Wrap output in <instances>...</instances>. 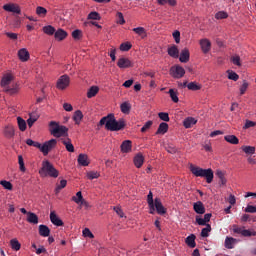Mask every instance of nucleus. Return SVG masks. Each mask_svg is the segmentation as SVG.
I'll list each match as a JSON object with an SVG mask.
<instances>
[{
  "mask_svg": "<svg viewBox=\"0 0 256 256\" xmlns=\"http://www.w3.org/2000/svg\"><path fill=\"white\" fill-rule=\"evenodd\" d=\"M43 33H45V35H55V27L48 25V26H44L42 28Z\"/></svg>",
  "mask_w": 256,
  "mask_h": 256,
  "instance_id": "obj_38",
  "label": "nucleus"
},
{
  "mask_svg": "<svg viewBox=\"0 0 256 256\" xmlns=\"http://www.w3.org/2000/svg\"><path fill=\"white\" fill-rule=\"evenodd\" d=\"M132 31L136 33V35H139L140 37H142V39H144V37H147V32L143 27L133 28Z\"/></svg>",
  "mask_w": 256,
  "mask_h": 256,
  "instance_id": "obj_36",
  "label": "nucleus"
},
{
  "mask_svg": "<svg viewBox=\"0 0 256 256\" xmlns=\"http://www.w3.org/2000/svg\"><path fill=\"white\" fill-rule=\"evenodd\" d=\"M10 245L14 251H19V249H21V243H19L18 239H12Z\"/></svg>",
  "mask_w": 256,
  "mask_h": 256,
  "instance_id": "obj_41",
  "label": "nucleus"
},
{
  "mask_svg": "<svg viewBox=\"0 0 256 256\" xmlns=\"http://www.w3.org/2000/svg\"><path fill=\"white\" fill-rule=\"evenodd\" d=\"M189 57H190L189 49L184 48V49L181 51V53H180L179 61H180L181 63H188Z\"/></svg>",
  "mask_w": 256,
  "mask_h": 256,
  "instance_id": "obj_23",
  "label": "nucleus"
},
{
  "mask_svg": "<svg viewBox=\"0 0 256 256\" xmlns=\"http://www.w3.org/2000/svg\"><path fill=\"white\" fill-rule=\"evenodd\" d=\"M175 43H181V32H179V30H175L172 34Z\"/></svg>",
  "mask_w": 256,
  "mask_h": 256,
  "instance_id": "obj_59",
  "label": "nucleus"
},
{
  "mask_svg": "<svg viewBox=\"0 0 256 256\" xmlns=\"http://www.w3.org/2000/svg\"><path fill=\"white\" fill-rule=\"evenodd\" d=\"M63 145H65L66 150L69 153H75V146H73V143H71V139L66 138V139H61Z\"/></svg>",
  "mask_w": 256,
  "mask_h": 256,
  "instance_id": "obj_22",
  "label": "nucleus"
},
{
  "mask_svg": "<svg viewBox=\"0 0 256 256\" xmlns=\"http://www.w3.org/2000/svg\"><path fill=\"white\" fill-rule=\"evenodd\" d=\"M88 19H92L94 21H101V15L98 12H90L88 15Z\"/></svg>",
  "mask_w": 256,
  "mask_h": 256,
  "instance_id": "obj_48",
  "label": "nucleus"
},
{
  "mask_svg": "<svg viewBox=\"0 0 256 256\" xmlns=\"http://www.w3.org/2000/svg\"><path fill=\"white\" fill-rule=\"evenodd\" d=\"M70 84H71V78H69V75L64 74L60 76L59 79L57 80L56 87L60 91H64V89H67V87H69Z\"/></svg>",
  "mask_w": 256,
  "mask_h": 256,
  "instance_id": "obj_6",
  "label": "nucleus"
},
{
  "mask_svg": "<svg viewBox=\"0 0 256 256\" xmlns=\"http://www.w3.org/2000/svg\"><path fill=\"white\" fill-rule=\"evenodd\" d=\"M18 57H19L20 61H22L24 63H25V61H29V57H30L29 51H27V49H25V48L20 49L18 51Z\"/></svg>",
  "mask_w": 256,
  "mask_h": 256,
  "instance_id": "obj_20",
  "label": "nucleus"
},
{
  "mask_svg": "<svg viewBox=\"0 0 256 256\" xmlns=\"http://www.w3.org/2000/svg\"><path fill=\"white\" fill-rule=\"evenodd\" d=\"M209 233H211V225L207 224L201 231V237H209Z\"/></svg>",
  "mask_w": 256,
  "mask_h": 256,
  "instance_id": "obj_46",
  "label": "nucleus"
},
{
  "mask_svg": "<svg viewBox=\"0 0 256 256\" xmlns=\"http://www.w3.org/2000/svg\"><path fill=\"white\" fill-rule=\"evenodd\" d=\"M39 175H41V177H47L48 175L49 177L57 179V177H59V171L55 169V166H53L51 162L46 160L42 163V168L39 170Z\"/></svg>",
  "mask_w": 256,
  "mask_h": 256,
  "instance_id": "obj_2",
  "label": "nucleus"
},
{
  "mask_svg": "<svg viewBox=\"0 0 256 256\" xmlns=\"http://www.w3.org/2000/svg\"><path fill=\"white\" fill-rule=\"evenodd\" d=\"M153 125V121L149 120L147 121L143 127L141 128V133H145L148 129H151V126Z\"/></svg>",
  "mask_w": 256,
  "mask_h": 256,
  "instance_id": "obj_60",
  "label": "nucleus"
},
{
  "mask_svg": "<svg viewBox=\"0 0 256 256\" xmlns=\"http://www.w3.org/2000/svg\"><path fill=\"white\" fill-rule=\"evenodd\" d=\"M57 147V139H50L43 144H40V147L38 148L41 153H43L44 156L49 155L50 151H53Z\"/></svg>",
  "mask_w": 256,
  "mask_h": 256,
  "instance_id": "obj_5",
  "label": "nucleus"
},
{
  "mask_svg": "<svg viewBox=\"0 0 256 256\" xmlns=\"http://www.w3.org/2000/svg\"><path fill=\"white\" fill-rule=\"evenodd\" d=\"M65 187H67V180H61L60 184L55 188L56 193H59L61 189H65Z\"/></svg>",
  "mask_w": 256,
  "mask_h": 256,
  "instance_id": "obj_52",
  "label": "nucleus"
},
{
  "mask_svg": "<svg viewBox=\"0 0 256 256\" xmlns=\"http://www.w3.org/2000/svg\"><path fill=\"white\" fill-rule=\"evenodd\" d=\"M238 240L233 237H226L225 239V247L226 249H233L235 245H237Z\"/></svg>",
  "mask_w": 256,
  "mask_h": 256,
  "instance_id": "obj_24",
  "label": "nucleus"
},
{
  "mask_svg": "<svg viewBox=\"0 0 256 256\" xmlns=\"http://www.w3.org/2000/svg\"><path fill=\"white\" fill-rule=\"evenodd\" d=\"M99 177H101V174L98 171L87 172V178L90 179V181H93V179H99Z\"/></svg>",
  "mask_w": 256,
  "mask_h": 256,
  "instance_id": "obj_42",
  "label": "nucleus"
},
{
  "mask_svg": "<svg viewBox=\"0 0 256 256\" xmlns=\"http://www.w3.org/2000/svg\"><path fill=\"white\" fill-rule=\"evenodd\" d=\"M17 123H18V128L21 131H26L27 130V122L23 118L17 117Z\"/></svg>",
  "mask_w": 256,
  "mask_h": 256,
  "instance_id": "obj_37",
  "label": "nucleus"
},
{
  "mask_svg": "<svg viewBox=\"0 0 256 256\" xmlns=\"http://www.w3.org/2000/svg\"><path fill=\"white\" fill-rule=\"evenodd\" d=\"M27 221H28V223L37 225V223H39V217L37 216V214H35L33 212H28L27 213Z\"/></svg>",
  "mask_w": 256,
  "mask_h": 256,
  "instance_id": "obj_28",
  "label": "nucleus"
},
{
  "mask_svg": "<svg viewBox=\"0 0 256 256\" xmlns=\"http://www.w3.org/2000/svg\"><path fill=\"white\" fill-rule=\"evenodd\" d=\"M13 80V75L11 74H5L3 77H2V80H1V86L2 87H7V85H10L11 84V81Z\"/></svg>",
  "mask_w": 256,
  "mask_h": 256,
  "instance_id": "obj_31",
  "label": "nucleus"
},
{
  "mask_svg": "<svg viewBox=\"0 0 256 256\" xmlns=\"http://www.w3.org/2000/svg\"><path fill=\"white\" fill-rule=\"evenodd\" d=\"M117 17H118L117 23L119 25H125V17L123 16V13L117 12Z\"/></svg>",
  "mask_w": 256,
  "mask_h": 256,
  "instance_id": "obj_62",
  "label": "nucleus"
},
{
  "mask_svg": "<svg viewBox=\"0 0 256 256\" xmlns=\"http://www.w3.org/2000/svg\"><path fill=\"white\" fill-rule=\"evenodd\" d=\"M117 66L119 69H129V67H133V63L129 58L122 57L118 60Z\"/></svg>",
  "mask_w": 256,
  "mask_h": 256,
  "instance_id": "obj_9",
  "label": "nucleus"
},
{
  "mask_svg": "<svg viewBox=\"0 0 256 256\" xmlns=\"http://www.w3.org/2000/svg\"><path fill=\"white\" fill-rule=\"evenodd\" d=\"M158 117L159 119H161V121H165V122H169V113L166 112H160L158 113Z\"/></svg>",
  "mask_w": 256,
  "mask_h": 256,
  "instance_id": "obj_58",
  "label": "nucleus"
},
{
  "mask_svg": "<svg viewBox=\"0 0 256 256\" xmlns=\"http://www.w3.org/2000/svg\"><path fill=\"white\" fill-rule=\"evenodd\" d=\"M38 233L40 237H49L51 235V229H49V226L41 224L38 227Z\"/></svg>",
  "mask_w": 256,
  "mask_h": 256,
  "instance_id": "obj_13",
  "label": "nucleus"
},
{
  "mask_svg": "<svg viewBox=\"0 0 256 256\" xmlns=\"http://www.w3.org/2000/svg\"><path fill=\"white\" fill-rule=\"evenodd\" d=\"M242 151L246 153V155H254L255 147L253 146H242Z\"/></svg>",
  "mask_w": 256,
  "mask_h": 256,
  "instance_id": "obj_44",
  "label": "nucleus"
},
{
  "mask_svg": "<svg viewBox=\"0 0 256 256\" xmlns=\"http://www.w3.org/2000/svg\"><path fill=\"white\" fill-rule=\"evenodd\" d=\"M244 211L245 213H256V206L248 205Z\"/></svg>",
  "mask_w": 256,
  "mask_h": 256,
  "instance_id": "obj_63",
  "label": "nucleus"
},
{
  "mask_svg": "<svg viewBox=\"0 0 256 256\" xmlns=\"http://www.w3.org/2000/svg\"><path fill=\"white\" fill-rule=\"evenodd\" d=\"M67 35H68L67 31H65L61 28L54 32V37H55L56 41H63L65 39H67Z\"/></svg>",
  "mask_w": 256,
  "mask_h": 256,
  "instance_id": "obj_17",
  "label": "nucleus"
},
{
  "mask_svg": "<svg viewBox=\"0 0 256 256\" xmlns=\"http://www.w3.org/2000/svg\"><path fill=\"white\" fill-rule=\"evenodd\" d=\"M185 129H191L193 125H197V120L193 117H188L183 121Z\"/></svg>",
  "mask_w": 256,
  "mask_h": 256,
  "instance_id": "obj_27",
  "label": "nucleus"
},
{
  "mask_svg": "<svg viewBox=\"0 0 256 256\" xmlns=\"http://www.w3.org/2000/svg\"><path fill=\"white\" fill-rule=\"evenodd\" d=\"M116 125H114L115 129L113 131H121L122 129H125V119L121 118L118 121L115 120Z\"/></svg>",
  "mask_w": 256,
  "mask_h": 256,
  "instance_id": "obj_33",
  "label": "nucleus"
},
{
  "mask_svg": "<svg viewBox=\"0 0 256 256\" xmlns=\"http://www.w3.org/2000/svg\"><path fill=\"white\" fill-rule=\"evenodd\" d=\"M36 121L37 117H33L32 115H30L29 119L27 120L28 127H33Z\"/></svg>",
  "mask_w": 256,
  "mask_h": 256,
  "instance_id": "obj_64",
  "label": "nucleus"
},
{
  "mask_svg": "<svg viewBox=\"0 0 256 256\" xmlns=\"http://www.w3.org/2000/svg\"><path fill=\"white\" fill-rule=\"evenodd\" d=\"M195 239H197L195 234L189 235L185 240L186 245H188V247H190L191 249H195V247H197V243L195 242Z\"/></svg>",
  "mask_w": 256,
  "mask_h": 256,
  "instance_id": "obj_21",
  "label": "nucleus"
},
{
  "mask_svg": "<svg viewBox=\"0 0 256 256\" xmlns=\"http://www.w3.org/2000/svg\"><path fill=\"white\" fill-rule=\"evenodd\" d=\"M72 37H73V39H75L76 41H79V39H81V37H82V32H81V30H79V29L74 30V31L72 32Z\"/></svg>",
  "mask_w": 256,
  "mask_h": 256,
  "instance_id": "obj_57",
  "label": "nucleus"
},
{
  "mask_svg": "<svg viewBox=\"0 0 256 256\" xmlns=\"http://www.w3.org/2000/svg\"><path fill=\"white\" fill-rule=\"evenodd\" d=\"M36 15H38V17H46L47 9L43 6L36 7Z\"/></svg>",
  "mask_w": 256,
  "mask_h": 256,
  "instance_id": "obj_39",
  "label": "nucleus"
},
{
  "mask_svg": "<svg viewBox=\"0 0 256 256\" xmlns=\"http://www.w3.org/2000/svg\"><path fill=\"white\" fill-rule=\"evenodd\" d=\"M224 140L231 145H239V138L235 135H226L224 136Z\"/></svg>",
  "mask_w": 256,
  "mask_h": 256,
  "instance_id": "obj_30",
  "label": "nucleus"
},
{
  "mask_svg": "<svg viewBox=\"0 0 256 256\" xmlns=\"http://www.w3.org/2000/svg\"><path fill=\"white\" fill-rule=\"evenodd\" d=\"M50 127V133L53 135V137H67V133L69 131V128L63 125H59V123L55 121H51L49 124Z\"/></svg>",
  "mask_w": 256,
  "mask_h": 256,
  "instance_id": "obj_3",
  "label": "nucleus"
},
{
  "mask_svg": "<svg viewBox=\"0 0 256 256\" xmlns=\"http://www.w3.org/2000/svg\"><path fill=\"white\" fill-rule=\"evenodd\" d=\"M170 75L174 79H181L185 76V68L180 65L172 66L170 68Z\"/></svg>",
  "mask_w": 256,
  "mask_h": 256,
  "instance_id": "obj_7",
  "label": "nucleus"
},
{
  "mask_svg": "<svg viewBox=\"0 0 256 256\" xmlns=\"http://www.w3.org/2000/svg\"><path fill=\"white\" fill-rule=\"evenodd\" d=\"M50 221L53 225H56V227H63V220L57 217V214L53 211L50 213Z\"/></svg>",
  "mask_w": 256,
  "mask_h": 256,
  "instance_id": "obj_15",
  "label": "nucleus"
},
{
  "mask_svg": "<svg viewBox=\"0 0 256 256\" xmlns=\"http://www.w3.org/2000/svg\"><path fill=\"white\" fill-rule=\"evenodd\" d=\"M72 201H74V203H77V205H87V201L83 199V194L81 193V191L77 192L76 196L72 197Z\"/></svg>",
  "mask_w": 256,
  "mask_h": 256,
  "instance_id": "obj_19",
  "label": "nucleus"
},
{
  "mask_svg": "<svg viewBox=\"0 0 256 256\" xmlns=\"http://www.w3.org/2000/svg\"><path fill=\"white\" fill-rule=\"evenodd\" d=\"M82 119H83V112H81V110L75 111L73 115V121H75V124L79 125Z\"/></svg>",
  "mask_w": 256,
  "mask_h": 256,
  "instance_id": "obj_34",
  "label": "nucleus"
},
{
  "mask_svg": "<svg viewBox=\"0 0 256 256\" xmlns=\"http://www.w3.org/2000/svg\"><path fill=\"white\" fill-rule=\"evenodd\" d=\"M82 233L84 237H88L89 239H95V235H93V232H91L89 228H85Z\"/></svg>",
  "mask_w": 256,
  "mask_h": 256,
  "instance_id": "obj_56",
  "label": "nucleus"
},
{
  "mask_svg": "<svg viewBox=\"0 0 256 256\" xmlns=\"http://www.w3.org/2000/svg\"><path fill=\"white\" fill-rule=\"evenodd\" d=\"M200 47L203 53H209V51H211V41H209V39L200 40Z\"/></svg>",
  "mask_w": 256,
  "mask_h": 256,
  "instance_id": "obj_16",
  "label": "nucleus"
},
{
  "mask_svg": "<svg viewBox=\"0 0 256 256\" xmlns=\"http://www.w3.org/2000/svg\"><path fill=\"white\" fill-rule=\"evenodd\" d=\"M116 119H115V115L114 114H108L107 116L101 118L99 125L103 126L105 125V129H107V131H113L115 128V123Z\"/></svg>",
  "mask_w": 256,
  "mask_h": 256,
  "instance_id": "obj_4",
  "label": "nucleus"
},
{
  "mask_svg": "<svg viewBox=\"0 0 256 256\" xmlns=\"http://www.w3.org/2000/svg\"><path fill=\"white\" fill-rule=\"evenodd\" d=\"M18 164L20 166V171H22V173H25L26 168H25V162L23 160V156L22 155L18 156Z\"/></svg>",
  "mask_w": 256,
  "mask_h": 256,
  "instance_id": "obj_50",
  "label": "nucleus"
},
{
  "mask_svg": "<svg viewBox=\"0 0 256 256\" xmlns=\"http://www.w3.org/2000/svg\"><path fill=\"white\" fill-rule=\"evenodd\" d=\"M231 62L233 63V65H237V67H241V57H239V55L232 56Z\"/></svg>",
  "mask_w": 256,
  "mask_h": 256,
  "instance_id": "obj_54",
  "label": "nucleus"
},
{
  "mask_svg": "<svg viewBox=\"0 0 256 256\" xmlns=\"http://www.w3.org/2000/svg\"><path fill=\"white\" fill-rule=\"evenodd\" d=\"M99 93V87L98 86H91L87 92V97L88 99H93L95 95Z\"/></svg>",
  "mask_w": 256,
  "mask_h": 256,
  "instance_id": "obj_32",
  "label": "nucleus"
},
{
  "mask_svg": "<svg viewBox=\"0 0 256 256\" xmlns=\"http://www.w3.org/2000/svg\"><path fill=\"white\" fill-rule=\"evenodd\" d=\"M120 109L125 115H129L131 113V104L129 102H123L120 105Z\"/></svg>",
  "mask_w": 256,
  "mask_h": 256,
  "instance_id": "obj_35",
  "label": "nucleus"
},
{
  "mask_svg": "<svg viewBox=\"0 0 256 256\" xmlns=\"http://www.w3.org/2000/svg\"><path fill=\"white\" fill-rule=\"evenodd\" d=\"M229 17V14L225 11H219L215 14V19H227Z\"/></svg>",
  "mask_w": 256,
  "mask_h": 256,
  "instance_id": "obj_55",
  "label": "nucleus"
},
{
  "mask_svg": "<svg viewBox=\"0 0 256 256\" xmlns=\"http://www.w3.org/2000/svg\"><path fill=\"white\" fill-rule=\"evenodd\" d=\"M168 55L174 59L179 58V48L176 45L171 46L168 48Z\"/></svg>",
  "mask_w": 256,
  "mask_h": 256,
  "instance_id": "obj_29",
  "label": "nucleus"
},
{
  "mask_svg": "<svg viewBox=\"0 0 256 256\" xmlns=\"http://www.w3.org/2000/svg\"><path fill=\"white\" fill-rule=\"evenodd\" d=\"M131 47H133V46L131 45V43H129V42H124V43H122V44L120 45V50H121V51H129V50L131 49Z\"/></svg>",
  "mask_w": 256,
  "mask_h": 256,
  "instance_id": "obj_61",
  "label": "nucleus"
},
{
  "mask_svg": "<svg viewBox=\"0 0 256 256\" xmlns=\"http://www.w3.org/2000/svg\"><path fill=\"white\" fill-rule=\"evenodd\" d=\"M242 237H256V231L255 230H246L244 229L242 231Z\"/></svg>",
  "mask_w": 256,
  "mask_h": 256,
  "instance_id": "obj_47",
  "label": "nucleus"
},
{
  "mask_svg": "<svg viewBox=\"0 0 256 256\" xmlns=\"http://www.w3.org/2000/svg\"><path fill=\"white\" fill-rule=\"evenodd\" d=\"M168 93L174 103H179V96H177V92H175V90L170 89Z\"/></svg>",
  "mask_w": 256,
  "mask_h": 256,
  "instance_id": "obj_49",
  "label": "nucleus"
},
{
  "mask_svg": "<svg viewBox=\"0 0 256 256\" xmlns=\"http://www.w3.org/2000/svg\"><path fill=\"white\" fill-rule=\"evenodd\" d=\"M4 11L8 13H15L16 15H21V7L15 3H8L3 6Z\"/></svg>",
  "mask_w": 256,
  "mask_h": 256,
  "instance_id": "obj_8",
  "label": "nucleus"
},
{
  "mask_svg": "<svg viewBox=\"0 0 256 256\" xmlns=\"http://www.w3.org/2000/svg\"><path fill=\"white\" fill-rule=\"evenodd\" d=\"M78 163L82 167L89 166V157L87 156V154H79V156H78Z\"/></svg>",
  "mask_w": 256,
  "mask_h": 256,
  "instance_id": "obj_25",
  "label": "nucleus"
},
{
  "mask_svg": "<svg viewBox=\"0 0 256 256\" xmlns=\"http://www.w3.org/2000/svg\"><path fill=\"white\" fill-rule=\"evenodd\" d=\"M193 209L198 215H205V205H203V202L197 201L196 203H194Z\"/></svg>",
  "mask_w": 256,
  "mask_h": 256,
  "instance_id": "obj_14",
  "label": "nucleus"
},
{
  "mask_svg": "<svg viewBox=\"0 0 256 256\" xmlns=\"http://www.w3.org/2000/svg\"><path fill=\"white\" fill-rule=\"evenodd\" d=\"M248 88H249V83L247 82V80H243V83L240 87V95H245V92L247 91Z\"/></svg>",
  "mask_w": 256,
  "mask_h": 256,
  "instance_id": "obj_51",
  "label": "nucleus"
},
{
  "mask_svg": "<svg viewBox=\"0 0 256 256\" xmlns=\"http://www.w3.org/2000/svg\"><path fill=\"white\" fill-rule=\"evenodd\" d=\"M120 149L122 153H131V150L133 149V142H131V140L123 141Z\"/></svg>",
  "mask_w": 256,
  "mask_h": 256,
  "instance_id": "obj_12",
  "label": "nucleus"
},
{
  "mask_svg": "<svg viewBox=\"0 0 256 256\" xmlns=\"http://www.w3.org/2000/svg\"><path fill=\"white\" fill-rule=\"evenodd\" d=\"M26 145H29V147H36V149H39V147H41V143L35 142L32 139H27Z\"/></svg>",
  "mask_w": 256,
  "mask_h": 256,
  "instance_id": "obj_53",
  "label": "nucleus"
},
{
  "mask_svg": "<svg viewBox=\"0 0 256 256\" xmlns=\"http://www.w3.org/2000/svg\"><path fill=\"white\" fill-rule=\"evenodd\" d=\"M190 171L195 175V177H204L206 178V183H213V170L211 168L203 169L197 166H190Z\"/></svg>",
  "mask_w": 256,
  "mask_h": 256,
  "instance_id": "obj_1",
  "label": "nucleus"
},
{
  "mask_svg": "<svg viewBox=\"0 0 256 256\" xmlns=\"http://www.w3.org/2000/svg\"><path fill=\"white\" fill-rule=\"evenodd\" d=\"M167 131H169V124L162 122V123H160V125L156 131V135H165V133H167Z\"/></svg>",
  "mask_w": 256,
  "mask_h": 256,
  "instance_id": "obj_26",
  "label": "nucleus"
},
{
  "mask_svg": "<svg viewBox=\"0 0 256 256\" xmlns=\"http://www.w3.org/2000/svg\"><path fill=\"white\" fill-rule=\"evenodd\" d=\"M154 206L158 215H165V213H167V210L163 206V203H161V199L155 198Z\"/></svg>",
  "mask_w": 256,
  "mask_h": 256,
  "instance_id": "obj_10",
  "label": "nucleus"
},
{
  "mask_svg": "<svg viewBox=\"0 0 256 256\" xmlns=\"http://www.w3.org/2000/svg\"><path fill=\"white\" fill-rule=\"evenodd\" d=\"M134 165L137 167V169H141L143 167V163H145V157H143V154L139 153L134 157Z\"/></svg>",
  "mask_w": 256,
  "mask_h": 256,
  "instance_id": "obj_18",
  "label": "nucleus"
},
{
  "mask_svg": "<svg viewBox=\"0 0 256 256\" xmlns=\"http://www.w3.org/2000/svg\"><path fill=\"white\" fill-rule=\"evenodd\" d=\"M189 91H199L201 90V85L197 84V82H190L187 85Z\"/></svg>",
  "mask_w": 256,
  "mask_h": 256,
  "instance_id": "obj_40",
  "label": "nucleus"
},
{
  "mask_svg": "<svg viewBox=\"0 0 256 256\" xmlns=\"http://www.w3.org/2000/svg\"><path fill=\"white\" fill-rule=\"evenodd\" d=\"M3 135L6 139H13L15 137V128L13 125H7L4 127Z\"/></svg>",
  "mask_w": 256,
  "mask_h": 256,
  "instance_id": "obj_11",
  "label": "nucleus"
},
{
  "mask_svg": "<svg viewBox=\"0 0 256 256\" xmlns=\"http://www.w3.org/2000/svg\"><path fill=\"white\" fill-rule=\"evenodd\" d=\"M0 185H2L4 189H7V191H13V184L7 180H1Z\"/></svg>",
  "mask_w": 256,
  "mask_h": 256,
  "instance_id": "obj_45",
  "label": "nucleus"
},
{
  "mask_svg": "<svg viewBox=\"0 0 256 256\" xmlns=\"http://www.w3.org/2000/svg\"><path fill=\"white\" fill-rule=\"evenodd\" d=\"M228 79L231 81H239V74L234 72L233 70H228Z\"/></svg>",
  "mask_w": 256,
  "mask_h": 256,
  "instance_id": "obj_43",
  "label": "nucleus"
}]
</instances>
